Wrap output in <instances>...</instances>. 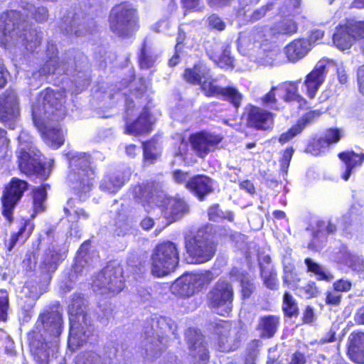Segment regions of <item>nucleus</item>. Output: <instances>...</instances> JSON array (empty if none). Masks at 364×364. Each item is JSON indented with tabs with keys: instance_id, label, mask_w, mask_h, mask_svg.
<instances>
[{
	"instance_id": "dca6fc26",
	"label": "nucleus",
	"mask_w": 364,
	"mask_h": 364,
	"mask_svg": "<svg viewBox=\"0 0 364 364\" xmlns=\"http://www.w3.org/2000/svg\"><path fill=\"white\" fill-rule=\"evenodd\" d=\"M27 188V182L16 178H13L6 187L1 198L2 214L8 221L12 220L13 210Z\"/></svg>"
},
{
	"instance_id": "0eeeda50",
	"label": "nucleus",
	"mask_w": 364,
	"mask_h": 364,
	"mask_svg": "<svg viewBox=\"0 0 364 364\" xmlns=\"http://www.w3.org/2000/svg\"><path fill=\"white\" fill-rule=\"evenodd\" d=\"M122 274L121 265L115 262L108 264L94 277L92 282L93 291L107 296L118 294L124 287Z\"/></svg>"
},
{
	"instance_id": "a211bd4d",
	"label": "nucleus",
	"mask_w": 364,
	"mask_h": 364,
	"mask_svg": "<svg viewBox=\"0 0 364 364\" xmlns=\"http://www.w3.org/2000/svg\"><path fill=\"white\" fill-rule=\"evenodd\" d=\"M222 140L223 137L220 135L205 132H198L190 136L193 151L201 158L215 151Z\"/></svg>"
},
{
	"instance_id": "f3484780",
	"label": "nucleus",
	"mask_w": 364,
	"mask_h": 364,
	"mask_svg": "<svg viewBox=\"0 0 364 364\" xmlns=\"http://www.w3.org/2000/svg\"><path fill=\"white\" fill-rule=\"evenodd\" d=\"M19 116L18 100L16 92L6 90L0 96V120L11 129H14Z\"/></svg>"
},
{
	"instance_id": "f257e3e1",
	"label": "nucleus",
	"mask_w": 364,
	"mask_h": 364,
	"mask_svg": "<svg viewBox=\"0 0 364 364\" xmlns=\"http://www.w3.org/2000/svg\"><path fill=\"white\" fill-rule=\"evenodd\" d=\"M48 17L46 7H35L29 3H23L19 11L3 13L0 16V45L7 49L23 47L27 50H34L40 45L43 35L31 29L28 19L43 22Z\"/></svg>"
},
{
	"instance_id": "338daca9",
	"label": "nucleus",
	"mask_w": 364,
	"mask_h": 364,
	"mask_svg": "<svg viewBox=\"0 0 364 364\" xmlns=\"http://www.w3.org/2000/svg\"><path fill=\"white\" fill-rule=\"evenodd\" d=\"M302 294L306 299L316 297L319 294V290L316 287L315 282H311L302 288Z\"/></svg>"
},
{
	"instance_id": "a878e982",
	"label": "nucleus",
	"mask_w": 364,
	"mask_h": 364,
	"mask_svg": "<svg viewBox=\"0 0 364 364\" xmlns=\"http://www.w3.org/2000/svg\"><path fill=\"white\" fill-rule=\"evenodd\" d=\"M48 60L44 66L37 73H33V77L36 75H46L50 73L60 74L61 73H66L68 71L67 65L68 63L63 61L59 62L58 58L56 56V46L53 43H48L47 48Z\"/></svg>"
},
{
	"instance_id": "1a4fd4ad",
	"label": "nucleus",
	"mask_w": 364,
	"mask_h": 364,
	"mask_svg": "<svg viewBox=\"0 0 364 364\" xmlns=\"http://www.w3.org/2000/svg\"><path fill=\"white\" fill-rule=\"evenodd\" d=\"M213 279L210 272L184 274L171 285L172 292L182 297H190L208 284Z\"/></svg>"
},
{
	"instance_id": "aec40b11",
	"label": "nucleus",
	"mask_w": 364,
	"mask_h": 364,
	"mask_svg": "<svg viewBox=\"0 0 364 364\" xmlns=\"http://www.w3.org/2000/svg\"><path fill=\"white\" fill-rule=\"evenodd\" d=\"M190 355L195 364H206L209 360V353L206 346L203 343V337L196 330L190 328L186 333Z\"/></svg>"
},
{
	"instance_id": "c756f323",
	"label": "nucleus",
	"mask_w": 364,
	"mask_h": 364,
	"mask_svg": "<svg viewBox=\"0 0 364 364\" xmlns=\"http://www.w3.org/2000/svg\"><path fill=\"white\" fill-rule=\"evenodd\" d=\"M311 49L310 41L305 38H298L287 45L284 51L288 60L295 63L304 58Z\"/></svg>"
},
{
	"instance_id": "e433bc0d",
	"label": "nucleus",
	"mask_w": 364,
	"mask_h": 364,
	"mask_svg": "<svg viewBox=\"0 0 364 364\" xmlns=\"http://www.w3.org/2000/svg\"><path fill=\"white\" fill-rule=\"evenodd\" d=\"M215 51H208L210 58L219 67L223 69H231L233 68V58L230 56V50L226 47L224 49L219 45H215Z\"/></svg>"
},
{
	"instance_id": "680f3d73",
	"label": "nucleus",
	"mask_w": 364,
	"mask_h": 364,
	"mask_svg": "<svg viewBox=\"0 0 364 364\" xmlns=\"http://www.w3.org/2000/svg\"><path fill=\"white\" fill-rule=\"evenodd\" d=\"M73 202L71 200H68V206L65 208V213L69 216L75 215L77 219H87L88 218V215L85 212L84 210L80 208H75V207L72 205Z\"/></svg>"
},
{
	"instance_id": "8fccbe9b",
	"label": "nucleus",
	"mask_w": 364,
	"mask_h": 364,
	"mask_svg": "<svg viewBox=\"0 0 364 364\" xmlns=\"http://www.w3.org/2000/svg\"><path fill=\"white\" fill-rule=\"evenodd\" d=\"M158 55L151 49L147 48L144 45L141 50L139 57V63L142 68H149L151 67L156 61Z\"/></svg>"
},
{
	"instance_id": "58836bf2",
	"label": "nucleus",
	"mask_w": 364,
	"mask_h": 364,
	"mask_svg": "<svg viewBox=\"0 0 364 364\" xmlns=\"http://www.w3.org/2000/svg\"><path fill=\"white\" fill-rule=\"evenodd\" d=\"M138 230L134 220L127 216L120 217L116 222L114 233L119 237L136 235Z\"/></svg>"
},
{
	"instance_id": "6e6d98bb",
	"label": "nucleus",
	"mask_w": 364,
	"mask_h": 364,
	"mask_svg": "<svg viewBox=\"0 0 364 364\" xmlns=\"http://www.w3.org/2000/svg\"><path fill=\"white\" fill-rule=\"evenodd\" d=\"M348 31L352 36L353 40L364 38V21H350L346 24Z\"/></svg>"
},
{
	"instance_id": "f704fd0d",
	"label": "nucleus",
	"mask_w": 364,
	"mask_h": 364,
	"mask_svg": "<svg viewBox=\"0 0 364 364\" xmlns=\"http://www.w3.org/2000/svg\"><path fill=\"white\" fill-rule=\"evenodd\" d=\"M338 263L348 266L349 268L356 272L364 270V259L362 257L353 254L343 247L336 258Z\"/></svg>"
},
{
	"instance_id": "9b49d317",
	"label": "nucleus",
	"mask_w": 364,
	"mask_h": 364,
	"mask_svg": "<svg viewBox=\"0 0 364 364\" xmlns=\"http://www.w3.org/2000/svg\"><path fill=\"white\" fill-rule=\"evenodd\" d=\"M59 22L60 30L68 36L76 37L83 36L92 33L96 28V23L92 19H89L71 11L63 10Z\"/></svg>"
},
{
	"instance_id": "9d476101",
	"label": "nucleus",
	"mask_w": 364,
	"mask_h": 364,
	"mask_svg": "<svg viewBox=\"0 0 364 364\" xmlns=\"http://www.w3.org/2000/svg\"><path fill=\"white\" fill-rule=\"evenodd\" d=\"M135 10L129 4L114 6L109 15L110 29L119 36H129L135 28Z\"/></svg>"
},
{
	"instance_id": "37998d69",
	"label": "nucleus",
	"mask_w": 364,
	"mask_h": 364,
	"mask_svg": "<svg viewBox=\"0 0 364 364\" xmlns=\"http://www.w3.org/2000/svg\"><path fill=\"white\" fill-rule=\"evenodd\" d=\"M279 324V318L275 316H263L260 318L259 328L262 331V336L266 338L272 337Z\"/></svg>"
},
{
	"instance_id": "09e8293b",
	"label": "nucleus",
	"mask_w": 364,
	"mask_h": 364,
	"mask_svg": "<svg viewBox=\"0 0 364 364\" xmlns=\"http://www.w3.org/2000/svg\"><path fill=\"white\" fill-rule=\"evenodd\" d=\"M47 193L44 188L39 187L33 191V211L35 213L43 212L45 208V202Z\"/></svg>"
},
{
	"instance_id": "f8f14e48",
	"label": "nucleus",
	"mask_w": 364,
	"mask_h": 364,
	"mask_svg": "<svg viewBox=\"0 0 364 364\" xmlns=\"http://www.w3.org/2000/svg\"><path fill=\"white\" fill-rule=\"evenodd\" d=\"M233 296L230 282L220 279L208 294L209 306L219 315H228L232 311Z\"/></svg>"
},
{
	"instance_id": "13d9d810",
	"label": "nucleus",
	"mask_w": 364,
	"mask_h": 364,
	"mask_svg": "<svg viewBox=\"0 0 364 364\" xmlns=\"http://www.w3.org/2000/svg\"><path fill=\"white\" fill-rule=\"evenodd\" d=\"M328 149L327 142L323 141L322 138L314 140L306 147V152L313 156H318Z\"/></svg>"
},
{
	"instance_id": "423d86ee",
	"label": "nucleus",
	"mask_w": 364,
	"mask_h": 364,
	"mask_svg": "<svg viewBox=\"0 0 364 364\" xmlns=\"http://www.w3.org/2000/svg\"><path fill=\"white\" fill-rule=\"evenodd\" d=\"M179 262L177 245L171 241L158 244L150 258V272L155 277H164L174 272Z\"/></svg>"
},
{
	"instance_id": "774afa93",
	"label": "nucleus",
	"mask_w": 364,
	"mask_h": 364,
	"mask_svg": "<svg viewBox=\"0 0 364 364\" xmlns=\"http://www.w3.org/2000/svg\"><path fill=\"white\" fill-rule=\"evenodd\" d=\"M208 214L209 220L215 222H218L225 217V213L219 208L218 205L211 206Z\"/></svg>"
},
{
	"instance_id": "a18cd8bd",
	"label": "nucleus",
	"mask_w": 364,
	"mask_h": 364,
	"mask_svg": "<svg viewBox=\"0 0 364 364\" xmlns=\"http://www.w3.org/2000/svg\"><path fill=\"white\" fill-rule=\"evenodd\" d=\"M260 273L265 287L269 289L274 290L278 287L277 274L272 267L263 266L260 262Z\"/></svg>"
},
{
	"instance_id": "e2e57ef3",
	"label": "nucleus",
	"mask_w": 364,
	"mask_h": 364,
	"mask_svg": "<svg viewBox=\"0 0 364 364\" xmlns=\"http://www.w3.org/2000/svg\"><path fill=\"white\" fill-rule=\"evenodd\" d=\"M333 287L339 294L348 292L351 289L352 282L348 279H340L333 282Z\"/></svg>"
},
{
	"instance_id": "4468645a",
	"label": "nucleus",
	"mask_w": 364,
	"mask_h": 364,
	"mask_svg": "<svg viewBox=\"0 0 364 364\" xmlns=\"http://www.w3.org/2000/svg\"><path fill=\"white\" fill-rule=\"evenodd\" d=\"M239 330L233 323L220 321L215 326V348L222 353L236 350L240 343Z\"/></svg>"
},
{
	"instance_id": "4c0bfd02",
	"label": "nucleus",
	"mask_w": 364,
	"mask_h": 364,
	"mask_svg": "<svg viewBox=\"0 0 364 364\" xmlns=\"http://www.w3.org/2000/svg\"><path fill=\"white\" fill-rule=\"evenodd\" d=\"M353 38L345 25H340L333 36V42L336 48L341 50L348 49L353 44Z\"/></svg>"
},
{
	"instance_id": "864d4df0",
	"label": "nucleus",
	"mask_w": 364,
	"mask_h": 364,
	"mask_svg": "<svg viewBox=\"0 0 364 364\" xmlns=\"http://www.w3.org/2000/svg\"><path fill=\"white\" fill-rule=\"evenodd\" d=\"M132 194L134 198L139 202L144 203V202L149 201L150 191L149 189L148 184H139L136 186L132 189Z\"/></svg>"
},
{
	"instance_id": "79ce46f5",
	"label": "nucleus",
	"mask_w": 364,
	"mask_h": 364,
	"mask_svg": "<svg viewBox=\"0 0 364 364\" xmlns=\"http://www.w3.org/2000/svg\"><path fill=\"white\" fill-rule=\"evenodd\" d=\"M297 24L290 18H284L277 22L269 30V33L272 36L288 35L291 36L297 31Z\"/></svg>"
},
{
	"instance_id": "c9c22d12",
	"label": "nucleus",
	"mask_w": 364,
	"mask_h": 364,
	"mask_svg": "<svg viewBox=\"0 0 364 364\" xmlns=\"http://www.w3.org/2000/svg\"><path fill=\"white\" fill-rule=\"evenodd\" d=\"M166 200L164 216L167 219H171L173 221L176 220L187 212V205L182 199L169 198Z\"/></svg>"
},
{
	"instance_id": "4d7b16f0",
	"label": "nucleus",
	"mask_w": 364,
	"mask_h": 364,
	"mask_svg": "<svg viewBox=\"0 0 364 364\" xmlns=\"http://www.w3.org/2000/svg\"><path fill=\"white\" fill-rule=\"evenodd\" d=\"M343 134L344 132L341 129L330 128L326 131L324 136L321 138L327 142V146L328 147L332 144L338 143Z\"/></svg>"
},
{
	"instance_id": "bf43d9fd",
	"label": "nucleus",
	"mask_w": 364,
	"mask_h": 364,
	"mask_svg": "<svg viewBox=\"0 0 364 364\" xmlns=\"http://www.w3.org/2000/svg\"><path fill=\"white\" fill-rule=\"evenodd\" d=\"M9 306V301L7 291L0 289V321H6Z\"/></svg>"
},
{
	"instance_id": "ea45409f",
	"label": "nucleus",
	"mask_w": 364,
	"mask_h": 364,
	"mask_svg": "<svg viewBox=\"0 0 364 364\" xmlns=\"http://www.w3.org/2000/svg\"><path fill=\"white\" fill-rule=\"evenodd\" d=\"M300 80L296 82H285L278 85L279 90L284 92L283 99L287 102H296L298 103L304 100V98L298 92Z\"/></svg>"
},
{
	"instance_id": "49530a36",
	"label": "nucleus",
	"mask_w": 364,
	"mask_h": 364,
	"mask_svg": "<svg viewBox=\"0 0 364 364\" xmlns=\"http://www.w3.org/2000/svg\"><path fill=\"white\" fill-rule=\"evenodd\" d=\"M283 282L287 286H291L300 280L294 264L287 258L283 260Z\"/></svg>"
},
{
	"instance_id": "052dcab7",
	"label": "nucleus",
	"mask_w": 364,
	"mask_h": 364,
	"mask_svg": "<svg viewBox=\"0 0 364 364\" xmlns=\"http://www.w3.org/2000/svg\"><path fill=\"white\" fill-rule=\"evenodd\" d=\"M144 148V157L146 162L152 163L156 160L159 154L156 151L155 143L153 141H148L143 144Z\"/></svg>"
},
{
	"instance_id": "7c9ffc66",
	"label": "nucleus",
	"mask_w": 364,
	"mask_h": 364,
	"mask_svg": "<svg viewBox=\"0 0 364 364\" xmlns=\"http://www.w3.org/2000/svg\"><path fill=\"white\" fill-rule=\"evenodd\" d=\"M213 181L208 177L203 175L196 176L188 179L186 188L191 191L200 200L213 191Z\"/></svg>"
},
{
	"instance_id": "cd10ccee",
	"label": "nucleus",
	"mask_w": 364,
	"mask_h": 364,
	"mask_svg": "<svg viewBox=\"0 0 364 364\" xmlns=\"http://www.w3.org/2000/svg\"><path fill=\"white\" fill-rule=\"evenodd\" d=\"M130 176L131 171L129 168L108 173L102 180L100 189L109 193H115L129 180Z\"/></svg>"
},
{
	"instance_id": "72a5a7b5",
	"label": "nucleus",
	"mask_w": 364,
	"mask_h": 364,
	"mask_svg": "<svg viewBox=\"0 0 364 364\" xmlns=\"http://www.w3.org/2000/svg\"><path fill=\"white\" fill-rule=\"evenodd\" d=\"M338 157L345 164V171L342 174L344 181H348L354 168L361 166L364 161V154H356L354 151L340 153Z\"/></svg>"
},
{
	"instance_id": "ddd939ff",
	"label": "nucleus",
	"mask_w": 364,
	"mask_h": 364,
	"mask_svg": "<svg viewBox=\"0 0 364 364\" xmlns=\"http://www.w3.org/2000/svg\"><path fill=\"white\" fill-rule=\"evenodd\" d=\"M186 248L192 258V262L204 263L210 260L215 253V246L213 241L199 230L197 234L189 239H186Z\"/></svg>"
},
{
	"instance_id": "39448f33",
	"label": "nucleus",
	"mask_w": 364,
	"mask_h": 364,
	"mask_svg": "<svg viewBox=\"0 0 364 364\" xmlns=\"http://www.w3.org/2000/svg\"><path fill=\"white\" fill-rule=\"evenodd\" d=\"M70 172L68 179L70 186L81 200L86 198L95 178V171L90 167V157L85 153H68Z\"/></svg>"
},
{
	"instance_id": "a19ab883",
	"label": "nucleus",
	"mask_w": 364,
	"mask_h": 364,
	"mask_svg": "<svg viewBox=\"0 0 364 364\" xmlns=\"http://www.w3.org/2000/svg\"><path fill=\"white\" fill-rule=\"evenodd\" d=\"M230 277L233 281L240 280L242 296L245 298H248L255 289L254 284L248 276L237 268H233L230 272Z\"/></svg>"
},
{
	"instance_id": "5fc2aeb1",
	"label": "nucleus",
	"mask_w": 364,
	"mask_h": 364,
	"mask_svg": "<svg viewBox=\"0 0 364 364\" xmlns=\"http://www.w3.org/2000/svg\"><path fill=\"white\" fill-rule=\"evenodd\" d=\"M282 309L285 314L289 316L297 314V304L293 296L288 292H286L284 295Z\"/></svg>"
},
{
	"instance_id": "4be33fe9",
	"label": "nucleus",
	"mask_w": 364,
	"mask_h": 364,
	"mask_svg": "<svg viewBox=\"0 0 364 364\" xmlns=\"http://www.w3.org/2000/svg\"><path fill=\"white\" fill-rule=\"evenodd\" d=\"M328 62L325 60H319L314 68L306 76L303 85V90L306 95L313 99L315 97L320 87L323 83L326 75V66Z\"/></svg>"
},
{
	"instance_id": "c85d7f7f",
	"label": "nucleus",
	"mask_w": 364,
	"mask_h": 364,
	"mask_svg": "<svg viewBox=\"0 0 364 364\" xmlns=\"http://www.w3.org/2000/svg\"><path fill=\"white\" fill-rule=\"evenodd\" d=\"M183 76L186 82L200 85L202 90L203 85L205 82H215L210 75V69L203 63L196 64L193 68L186 69Z\"/></svg>"
},
{
	"instance_id": "2f4dec72",
	"label": "nucleus",
	"mask_w": 364,
	"mask_h": 364,
	"mask_svg": "<svg viewBox=\"0 0 364 364\" xmlns=\"http://www.w3.org/2000/svg\"><path fill=\"white\" fill-rule=\"evenodd\" d=\"M348 354L357 363H364V333H352L349 336Z\"/></svg>"
},
{
	"instance_id": "412c9836",
	"label": "nucleus",
	"mask_w": 364,
	"mask_h": 364,
	"mask_svg": "<svg viewBox=\"0 0 364 364\" xmlns=\"http://www.w3.org/2000/svg\"><path fill=\"white\" fill-rule=\"evenodd\" d=\"M203 92L208 97H217L230 102L238 108L242 102L243 95L235 87H221L215 82H205L203 85Z\"/></svg>"
},
{
	"instance_id": "393cba45",
	"label": "nucleus",
	"mask_w": 364,
	"mask_h": 364,
	"mask_svg": "<svg viewBox=\"0 0 364 364\" xmlns=\"http://www.w3.org/2000/svg\"><path fill=\"white\" fill-rule=\"evenodd\" d=\"M65 256V251H63L57 245L52 244L43 254L39 267L43 272L53 273L57 269Z\"/></svg>"
},
{
	"instance_id": "5701e85b",
	"label": "nucleus",
	"mask_w": 364,
	"mask_h": 364,
	"mask_svg": "<svg viewBox=\"0 0 364 364\" xmlns=\"http://www.w3.org/2000/svg\"><path fill=\"white\" fill-rule=\"evenodd\" d=\"M247 123L248 126L257 129L267 130L272 127L274 122L273 114L258 107L249 105L245 107Z\"/></svg>"
},
{
	"instance_id": "b1692460",
	"label": "nucleus",
	"mask_w": 364,
	"mask_h": 364,
	"mask_svg": "<svg viewBox=\"0 0 364 364\" xmlns=\"http://www.w3.org/2000/svg\"><path fill=\"white\" fill-rule=\"evenodd\" d=\"M131 104L132 103L127 105V109L126 110V132L129 134L136 135L149 132L151 130L153 121L147 108H144L143 109L136 122L132 124L129 123L128 117L132 114Z\"/></svg>"
},
{
	"instance_id": "c03bdc74",
	"label": "nucleus",
	"mask_w": 364,
	"mask_h": 364,
	"mask_svg": "<svg viewBox=\"0 0 364 364\" xmlns=\"http://www.w3.org/2000/svg\"><path fill=\"white\" fill-rule=\"evenodd\" d=\"M305 264L307 266L308 272L314 273L318 280L331 282L333 279V276L331 273L326 271L322 266L314 262L311 259L306 258Z\"/></svg>"
},
{
	"instance_id": "3c124183",
	"label": "nucleus",
	"mask_w": 364,
	"mask_h": 364,
	"mask_svg": "<svg viewBox=\"0 0 364 364\" xmlns=\"http://www.w3.org/2000/svg\"><path fill=\"white\" fill-rule=\"evenodd\" d=\"M261 344L262 343L259 340H253L248 344L245 357V364H255Z\"/></svg>"
},
{
	"instance_id": "7ed1b4c3",
	"label": "nucleus",
	"mask_w": 364,
	"mask_h": 364,
	"mask_svg": "<svg viewBox=\"0 0 364 364\" xmlns=\"http://www.w3.org/2000/svg\"><path fill=\"white\" fill-rule=\"evenodd\" d=\"M63 323L62 315L57 309H45L38 316L28 334L31 351L38 364H48L50 355L57 352Z\"/></svg>"
},
{
	"instance_id": "473e14b6",
	"label": "nucleus",
	"mask_w": 364,
	"mask_h": 364,
	"mask_svg": "<svg viewBox=\"0 0 364 364\" xmlns=\"http://www.w3.org/2000/svg\"><path fill=\"white\" fill-rule=\"evenodd\" d=\"M267 34L264 33V28H257L251 33H240L237 38V43L238 49L248 50L251 48L252 44L261 43L267 40Z\"/></svg>"
},
{
	"instance_id": "2eb2a0df",
	"label": "nucleus",
	"mask_w": 364,
	"mask_h": 364,
	"mask_svg": "<svg viewBox=\"0 0 364 364\" xmlns=\"http://www.w3.org/2000/svg\"><path fill=\"white\" fill-rule=\"evenodd\" d=\"M176 329V324L170 318L155 316L151 318V328L146 327L144 331L146 350H152V346H156L157 343H161L160 338L164 333L174 335Z\"/></svg>"
},
{
	"instance_id": "bb28decb",
	"label": "nucleus",
	"mask_w": 364,
	"mask_h": 364,
	"mask_svg": "<svg viewBox=\"0 0 364 364\" xmlns=\"http://www.w3.org/2000/svg\"><path fill=\"white\" fill-rule=\"evenodd\" d=\"M321 115V112L314 110L306 112L297 122V123L291 127L288 131L282 134L279 138V141L282 144H286L294 137L302 132L306 126L311 124Z\"/></svg>"
},
{
	"instance_id": "6e6552de",
	"label": "nucleus",
	"mask_w": 364,
	"mask_h": 364,
	"mask_svg": "<svg viewBox=\"0 0 364 364\" xmlns=\"http://www.w3.org/2000/svg\"><path fill=\"white\" fill-rule=\"evenodd\" d=\"M18 166L26 175L38 172L41 167L40 152L33 145L32 137L25 131L18 136Z\"/></svg>"
},
{
	"instance_id": "0e129e2a",
	"label": "nucleus",
	"mask_w": 364,
	"mask_h": 364,
	"mask_svg": "<svg viewBox=\"0 0 364 364\" xmlns=\"http://www.w3.org/2000/svg\"><path fill=\"white\" fill-rule=\"evenodd\" d=\"M294 153V150L292 148H287L282 156L281 163V171L283 175H287L288 171V168L291 160V157Z\"/></svg>"
},
{
	"instance_id": "603ef678",
	"label": "nucleus",
	"mask_w": 364,
	"mask_h": 364,
	"mask_svg": "<svg viewBox=\"0 0 364 364\" xmlns=\"http://www.w3.org/2000/svg\"><path fill=\"white\" fill-rule=\"evenodd\" d=\"M76 364H107L105 361L95 352H86L77 356Z\"/></svg>"
},
{
	"instance_id": "f03ea898",
	"label": "nucleus",
	"mask_w": 364,
	"mask_h": 364,
	"mask_svg": "<svg viewBox=\"0 0 364 364\" xmlns=\"http://www.w3.org/2000/svg\"><path fill=\"white\" fill-rule=\"evenodd\" d=\"M64 99V91L46 88L32 105L33 123L45 143L53 149H58L64 143V132L59 124H50V121H58L65 117Z\"/></svg>"
},
{
	"instance_id": "69168bd1",
	"label": "nucleus",
	"mask_w": 364,
	"mask_h": 364,
	"mask_svg": "<svg viewBox=\"0 0 364 364\" xmlns=\"http://www.w3.org/2000/svg\"><path fill=\"white\" fill-rule=\"evenodd\" d=\"M300 1L301 0H289L282 9V13L284 15H295L297 14V9L300 6Z\"/></svg>"
},
{
	"instance_id": "6ab92c4d",
	"label": "nucleus",
	"mask_w": 364,
	"mask_h": 364,
	"mask_svg": "<svg viewBox=\"0 0 364 364\" xmlns=\"http://www.w3.org/2000/svg\"><path fill=\"white\" fill-rule=\"evenodd\" d=\"M88 246V242H84L80 246L75 264L69 275L70 281H74L79 277L87 275L93 266L99 263V257L97 256H91L90 253L87 252Z\"/></svg>"
},
{
	"instance_id": "20e7f679",
	"label": "nucleus",
	"mask_w": 364,
	"mask_h": 364,
	"mask_svg": "<svg viewBox=\"0 0 364 364\" xmlns=\"http://www.w3.org/2000/svg\"><path fill=\"white\" fill-rule=\"evenodd\" d=\"M85 299L80 294L75 295L68 306V348L73 351L85 343L92 331V321L85 313Z\"/></svg>"
},
{
	"instance_id": "de8ad7c7",
	"label": "nucleus",
	"mask_w": 364,
	"mask_h": 364,
	"mask_svg": "<svg viewBox=\"0 0 364 364\" xmlns=\"http://www.w3.org/2000/svg\"><path fill=\"white\" fill-rule=\"evenodd\" d=\"M318 231L314 234V238L311 243L309 245V247L318 250L319 245L316 244V240L320 236L325 237L324 232L333 233L336 230V226L327 221H319L318 222Z\"/></svg>"
}]
</instances>
